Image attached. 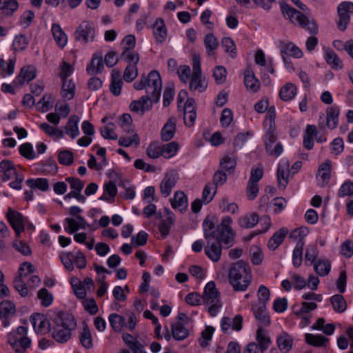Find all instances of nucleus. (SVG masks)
Returning a JSON list of instances; mask_svg holds the SVG:
<instances>
[{"label": "nucleus", "mask_w": 353, "mask_h": 353, "mask_svg": "<svg viewBox=\"0 0 353 353\" xmlns=\"http://www.w3.org/2000/svg\"><path fill=\"white\" fill-rule=\"evenodd\" d=\"M40 170L45 174L54 175L58 171V167L54 160L50 159L40 163Z\"/></svg>", "instance_id": "nucleus-62"}, {"label": "nucleus", "mask_w": 353, "mask_h": 353, "mask_svg": "<svg viewBox=\"0 0 353 353\" xmlns=\"http://www.w3.org/2000/svg\"><path fill=\"white\" fill-rule=\"evenodd\" d=\"M229 282L235 292H245L252 280V270L249 264L242 260L232 264L230 268Z\"/></svg>", "instance_id": "nucleus-1"}, {"label": "nucleus", "mask_w": 353, "mask_h": 353, "mask_svg": "<svg viewBox=\"0 0 353 353\" xmlns=\"http://www.w3.org/2000/svg\"><path fill=\"white\" fill-rule=\"evenodd\" d=\"M316 273L321 276H324L327 275L331 269V264L327 260H319L314 266Z\"/></svg>", "instance_id": "nucleus-58"}, {"label": "nucleus", "mask_w": 353, "mask_h": 353, "mask_svg": "<svg viewBox=\"0 0 353 353\" xmlns=\"http://www.w3.org/2000/svg\"><path fill=\"white\" fill-rule=\"evenodd\" d=\"M236 156L234 153L225 154L220 161V165L228 172H232L236 167Z\"/></svg>", "instance_id": "nucleus-44"}, {"label": "nucleus", "mask_w": 353, "mask_h": 353, "mask_svg": "<svg viewBox=\"0 0 353 353\" xmlns=\"http://www.w3.org/2000/svg\"><path fill=\"white\" fill-rule=\"evenodd\" d=\"M256 339L261 352H263L269 347L271 343L270 339L261 326L258 328L256 332Z\"/></svg>", "instance_id": "nucleus-46"}, {"label": "nucleus", "mask_w": 353, "mask_h": 353, "mask_svg": "<svg viewBox=\"0 0 353 353\" xmlns=\"http://www.w3.org/2000/svg\"><path fill=\"white\" fill-rule=\"evenodd\" d=\"M296 93V86L291 83L285 84L280 90L279 96L283 101H290Z\"/></svg>", "instance_id": "nucleus-45"}, {"label": "nucleus", "mask_w": 353, "mask_h": 353, "mask_svg": "<svg viewBox=\"0 0 353 353\" xmlns=\"http://www.w3.org/2000/svg\"><path fill=\"white\" fill-rule=\"evenodd\" d=\"M305 342L313 347H325L329 339L321 334H314L310 333L305 334Z\"/></svg>", "instance_id": "nucleus-30"}, {"label": "nucleus", "mask_w": 353, "mask_h": 353, "mask_svg": "<svg viewBox=\"0 0 353 353\" xmlns=\"http://www.w3.org/2000/svg\"><path fill=\"white\" fill-rule=\"evenodd\" d=\"M72 330L54 326L52 329V336L59 343H65L71 338Z\"/></svg>", "instance_id": "nucleus-33"}, {"label": "nucleus", "mask_w": 353, "mask_h": 353, "mask_svg": "<svg viewBox=\"0 0 353 353\" xmlns=\"http://www.w3.org/2000/svg\"><path fill=\"white\" fill-rule=\"evenodd\" d=\"M79 122V117L77 115H72L70 117L65 126L64 127L65 134L68 135L72 139L77 138L80 134L78 125Z\"/></svg>", "instance_id": "nucleus-25"}, {"label": "nucleus", "mask_w": 353, "mask_h": 353, "mask_svg": "<svg viewBox=\"0 0 353 353\" xmlns=\"http://www.w3.org/2000/svg\"><path fill=\"white\" fill-rule=\"evenodd\" d=\"M325 59L334 70H339L343 68L341 59L332 50L326 49L325 50Z\"/></svg>", "instance_id": "nucleus-34"}, {"label": "nucleus", "mask_w": 353, "mask_h": 353, "mask_svg": "<svg viewBox=\"0 0 353 353\" xmlns=\"http://www.w3.org/2000/svg\"><path fill=\"white\" fill-rule=\"evenodd\" d=\"M278 347L281 352H288L292 347V337L287 332H282L276 340Z\"/></svg>", "instance_id": "nucleus-36"}, {"label": "nucleus", "mask_w": 353, "mask_h": 353, "mask_svg": "<svg viewBox=\"0 0 353 353\" xmlns=\"http://www.w3.org/2000/svg\"><path fill=\"white\" fill-rule=\"evenodd\" d=\"M353 194V183L348 180L345 181L338 190L337 196L343 198L345 196H350Z\"/></svg>", "instance_id": "nucleus-64"}, {"label": "nucleus", "mask_w": 353, "mask_h": 353, "mask_svg": "<svg viewBox=\"0 0 353 353\" xmlns=\"http://www.w3.org/2000/svg\"><path fill=\"white\" fill-rule=\"evenodd\" d=\"M339 21L337 26L339 30L344 31L350 21V14L353 13V3L344 1L337 8Z\"/></svg>", "instance_id": "nucleus-9"}, {"label": "nucleus", "mask_w": 353, "mask_h": 353, "mask_svg": "<svg viewBox=\"0 0 353 353\" xmlns=\"http://www.w3.org/2000/svg\"><path fill=\"white\" fill-rule=\"evenodd\" d=\"M51 30L57 44L61 48L65 47L68 42V37L61 26L57 23H53Z\"/></svg>", "instance_id": "nucleus-35"}, {"label": "nucleus", "mask_w": 353, "mask_h": 353, "mask_svg": "<svg viewBox=\"0 0 353 353\" xmlns=\"http://www.w3.org/2000/svg\"><path fill=\"white\" fill-rule=\"evenodd\" d=\"M79 341L81 344L86 349H90L92 347V337L90 328L87 325H85L79 333Z\"/></svg>", "instance_id": "nucleus-48"}, {"label": "nucleus", "mask_w": 353, "mask_h": 353, "mask_svg": "<svg viewBox=\"0 0 353 353\" xmlns=\"http://www.w3.org/2000/svg\"><path fill=\"white\" fill-rule=\"evenodd\" d=\"M108 320L110 326L117 332H121L125 327V319L121 315L115 313L111 314L108 317Z\"/></svg>", "instance_id": "nucleus-43"}, {"label": "nucleus", "mask_w": 353, "mask_h": 353, "mask_svg": "<svg viewBox=\"0 0 353 353\" xmlns=\"http://www.w3.org/2000/svg\"><path fill=\"white\" fill-rule=\"evenodd\" d=\"M94 34L95 31L92 26L88 21H83L77 28L74 38L77 41L86 43L93 41Z\"/></svg>", "instance_id": "nucleus-11"}, {"label": "nucleus", "mask_w": 353, "mask_h": 353, "mask_svg": "<svg viewBox=\"0 0 353 353\" xmlns=\"http://www.w3.org/2000/svg\"><path fill=\"white\" fill-rule=\"evenodd\" d=\"M232 223V218L229 216H225L223 218L221 224L218 227V233L215 231V239L218 236L219 242L223 243L228 247L232 245L235 236V232L231 227Z\"/></svg>", "instance_id": "nucleus-7"}, {"label": "nucleus", "mask_w": 353, "mask_h": 353, "mask_svg": "<svg viewBox=\"0 0 353 353\" xmlns=\"http://www.w3.org/2000/svg\"><path fill=\"white\" fill-rule=\"evenodd\" d=\"M153 99L151 97L146 95L141 97L139 100L132 101L130 105V110L134 112L143 114L145 111L152 108Z\"/></svg>", "instance_id": "nucleus-15"}, {"label": "nucleus", "mask_w": 353, "mask_h": 353, "mask_svg": "<svg viewBox=\"0 0 353 353\" xmlns=\"http://www.w3.org/2000/svg\"><path fill=\"white\" fill-rule=\"evenodd\" d=\"M117 194V188L114 182L109 181L104 186V194L99 199L105 200L109 203H112L114 201V197Z\"/></svg>", "instance_id": "nucleus-39"}, {"label": "nucleus", "mask_w": 353, "mask_h": 353, "mask_svg": "<svg viewBox=\"0 0 353 353\" xmlns=\"http://www.w3.org/2000/svg\"><path fill=\"white\" fill-rule=\"evenodd\" d=\"M221 46L225 52L229 53L232 58L236 55V48L234 41L230 37H223L221 40Z\"/></svg>", "instance_id": "nucleus-61"}, {"label": "nucleus", "mask_w": 353, "mask_h": 353, "mask_svg": "<svg viewBox=\"0 0 353 353\" xmlns=\"http://www.w3.org/2000/svg\"><path fill=\"white\" fill-rule=\"evenodd\" d=\"M255 319L261 325L266 326L270 323V318L267 312V303L256 302L252 305Z\"/></svg>", "instance_id": "nucleus-13"}, {"label": "nucleus", "mask_w": 353, "mask_h": 353, "mask_svg": "<svg viewBox=\"0 0 353 353\" xmlns=\"http://www.w3.org/2000/svg\"><path fill=\"white\" fill-rule=\"evenodd\" d=\"M53 321L56 327L73 330L77 327L76 321L72 314L68 312H59L54 317Z\"/></svg>", "instance_id": "nucleus-12"}, {"label": "nucleus", "mask_w": 353, "mask_h": 353, "mask_svg": "<svg viewBox=\"0 0 353 353\" xmlns=\"http://www.w3.org/2000/svg\"><path fill=\"white\" fill-rule=\"evenodd\" d=\"M176 132V119L174 117L170 118L166 123L163 125L161 137L163 141L171 140Z\"/></svg>", "instance_id": "nucleus-29"}, {"label": "nucleus", "mask_w": 353, "mask_h": 353, "mask_svg": "<svg viewBox=\"0 0 353 353\" xmlns=\"http://www.w3.org/2000/svg\"><path fill=\"white\" fill-rule=\"evenodd\" d=\"M37 297L41 300V303L43 307L50 306L53 301V295L48 290L43 288L39 290Z\"/></svg>", "instance_id": "nucleus-63"}, {"label": "nucleus", "mask_w": 353, "mask_h": 353, "mask_svg": "<svg viewBox=\"0 0 353 353\" xmlns=\"http://www.w3.org/2000/svg\"><path fill=\"white\" fill-rule=\"evenodd\" d=\"M259 221V214L256 212L247 213L238 219V225L245 229L252 228L257 225Z\"/></svg>", "instance_id": "nucleus-22"}, {"label": "nucleus", "mask_w": 353, "mask_h": 353, "mask_svg": "<svg viewBox=\"0 0 353 353\" xmlns=\"http://www.w3.org/2000/svg\"><path fill=\"white\" fill-rule=\"evenodd\" d=\"M32 325L37 333L46 334L50 330V323L43 316L37 314L32 319Z\"/></svg>", "instance_id": "nucleus-26"}, {"label": "nucleus", "mask_w": 353, "mask_h": 353, "mask_svg": "<svg viewBox=\"0 0 353 353\" xmlns=\"http://www.w3.org/2000/svg\"><path fill=\"white\" fill-rule=\"evenodd\" d=\"M202 299L203 303L208 307V311L210 316H215L221 308L222 304L220 294L214 282L210 281L205 285Z\"/></svg>", "instance_id": "nucleus-4"}, {"label": "nucleus", "mask_w": 353, "mask_h": 353, "mask_svg": "<svg viewBox=\"0 0 353 353\" xmlns=\"http://www.w3.org/2000/svg\"><path fill=\"white\" fill-rule=\"evenodd\" d=\"M316 134V126L314 125H307L303 135V146L307 150H311L314 147L313 138Z\"/></svg>", "instance_id": "nucleus-40"}, {"label": "nucleus", "mask_w": 353, "mask_h": 353, "mask_svg": "<svg viewBox=\"0 0 353 353\" xmlns=\"http://www.w3.org/2000/svg\"><path fill=\"white\" fill-rule=\"evenodd\" d=\"M176 174L174 173L166 174L165 175L160 185L161 192L165 197L170 194L172 188L176 183Z\"/></svg>", "instance_id": "nucleus-20"}, {"label": "nucleus", "mask_w": 353, "mask_h": 353, "mask_svg": "<svg viewBox=\"0 0 353 353\" xmlns=\"http://www.w3.org/2000/svg\"><path fill=\"white\" fill-rule=\"evenodd\" d=\"M276 136L271 132H268L264 137L265 147L267 153L275 157H279L283 152V147L279 142H276Z\"/></svg>", "instance_id": "nucleus-10"}, {"label": "nucleus", "mask_w": 353, "mask_h": 353, "mask_svg": "<svg viewBox=\"0 0 353 353\" xmlns=\"http://www.w3.org/2000/svg\"><path fill=\"white\" fill-rule=\"evenodd\" d=\"M145 82V92L147 95L152 97L154 103H157L161 97L162 81L159 73L153 70L144 77Z\"/></svg>", "instance_id": "nucleus-5"}, {"label": "nucleus", "mask_w": 353, "mask_h": 353, "mask_svg": "<svg viewBox=\"0 0 353 353\" xmlns=\"http://www.w3.org/2000/svg\"><path fill=\"white\" fill-rule=\"evenodd\" d=\"M65 181L69 184L71 191L64 196V199L74 198L81 203H85L86 198L81 194L85 185L84 181L72 176L66 177Z\"/></svg>", "instance_id": "nucleus-8"}, {"label": "nucleus", "mask_w": 353, "mask_h": 353, "mask_svg": "<svg viewBox=\"0 0 353 353\" xmlns=\"http://www.w3.org/2000/svg\"><path fill=\"white\" fill-rule=\"evenodd\" d=\"M103 69L102 53L93 54L90 65L87 67V72L90 75L101 72Z\"/></svg>", "instance_id": "nucleus-28"}, {"label": "nucleus", "mask_w": 353, "mask_h": 353, "mask_svg": "<svg viewBox=\"0 0 353 353\" xmlns=\"http://www.w3.org/2000/svg\"><path fill=\"white\" fill-rule=\"evenodd\" d=\"M162 157L170 159L174 157L179 150V145L176 142L172 141L161 145Z\"/></svg>", "instance_id": "nucleus-56"}, {"label": "nucleus", "mask_w": 353, "mask_h": 353, "mask_svg": "<svg viewBox=\"0 0 353 353\" xmlns=\"http://www.w3.org/2000/svg\"><path fill=\"white\" fill-rule=\"evenodd\" d=\"M19 7L17 0H0V10L5 14L12 15Z\"/></svg>", "instance_id": "nucleus-52"}, {"label": "nucleus", "mask_w": 353, "mask_h": 353, "mask_svg": "<svg viewBox=\"0 0 353 353\" xmlns=\"http://www.w3.org/2000/svg\"><path fill=\"white\" fill-rule=\"evenodd\" d=\"M123 83V81L120 78L119 73L112 74L110 86V92L114 96H119L121 94Z\"/></svg>", "instance_id": "nucleus-57"}, {"label": "nucleus", "mask_w": 353, "mask_h": 353, "mask_svg": "<svg viewBox=\"0 0 353 353\" xmlns=\"http://www.w3.org/2000/svg\"><path fill=\"white\" fill-rule=\"evenodd\" d=\"M19 152L23 157L28 160L34 159L36 157L33 146L30 143L21 144L19 148Z\"/></svg>", "instance_id": "nucleus-60"}, {"label": "nucleus", "mask_w": 353, "mask_h": 353, "mask_svg": "<svg viewBox=\"0 0 353 353\" xmlns=\"http://www.w3.org/2000/svg\"><path fill=\"white\" fill-rule=\"evenodd\" d=\"M332 167V161L330 159H326L319 165L316 178L321 187H325L328 184L331 177Z\"/></svg>", "instance_id": "nucleus-14"}, {"label": "nucleus", "mask_w": 353, "mask_h": 353, "mask_svg": "<svg viewBox=\"0 0 353 353\" xmlns=\"http://www.w3.org/2000/svg\"><path fill=\"white\" fill-rule=\"evenodd\" d=\"M76 85L72 79L62 81L61 94L64 101H70L75 95Z\"/></svg>", "instance_id": "nucleus-32"}, {"label": "nucleus", "mask_w": 353, "mask_h": 353, "mask_svg": "<svg viewBox=\"0 0 353 353\" xmlns=\"http://www.w3.org/2000/svg\"><path fill=\"white\" fill-rule=\"evenodd\" d=\"M203 227L204 237L207 240V245L204 248L205 253L212 261L217 262L221 256L222 246L218 236L215 239L214 224L205 221Z\"/></svg>", "instance_id": "nucleus-3"}, {"label": "nucleus", "mask_w": 353, "mask_h": 353, "mask_svg": "<svg viewBox=\"0 0 353 353\" xmlns=\"http://www.w3.org/2000/svg\"><path fill=\"white\" fill-rule=\"evenodd\" d=\"M153 34L157 43H163L167 37V29L163 19L157 18L153 25Z\"/></svg>", "instance_id": "nucleus-21"}, {"label": "nucleus", "mask_w": 353, "mask_h": 353, "mask_svg": "<svg viewBox=\"0 0 353 353\" xmlns=\"http://www.w3.org/2000/svg\"><path fill=\"white\" fill-rule=\"evenodd\" d=\"M290 163L288 161L282 160L277 168V181L279 188L281 190L285 188L289 176Z\"/></svg>", "instance_id": "nucleus-18"}, {"label": "nucleus", "mask_w": 353, "mask_h": 353, "mask_svg": "<svg viewBox=\"0 0 353 353\" xmlns=\"http://www.w3.org/2000/svg\"><path fill=\"white\" fill-rule=\"evenodd\" d=\"M172 334L175 340L181 341L188 337V330L183 323L177 322L172 326Z\"/></svg>", "instance_id": "nucleus-47"}, {"label": "nucleus", "mask_w": 353, "mask_h": 353, "mask_svg": "<svg viewBox=\"0 0 353 353\" xmlns=\"http://www.w3.org/2000/svg\"><path fill=\"white\" fill-rule=\"evenodd\" d=\"M216 188L211 183H207L203 190L202 201L204 204L209 203L216 193Z\"/></svg>", "instance_id": "nucleus-55"}, {"label": "nucleus", "mask_w": 353, "mask_h": 353, "mask_svg": "<svg viewBox=\"0 0 353 353\" xmlns=\"http://www.w3.org/2000/svg\"><path fill=\"white\" fill-rule=\"evenodd\" d=\"M36 77V73L34 69L31 68H22L19 75L17 78V81L21 84L29 83L34 79Z\"/></svg>", "instance_id": "nucleus-49"}, {"label": "nucleus", "mask_w": 353, "mask_h": 353, "mask_svg": "<svg viewBox=\"0 0 353 353\" xmlns=\"http://www.w3.org/2000/svg\"><path fill=\"white\" fill-rule=\"evenodd\" d=\"M288 234V230L286 228H281L274 232L268 243V248L272 250H276L283 243Z\"/></svg>", "instance_id": "nucleus-27"}, {"label": "nucleus", "mask_w": 353, "mask_h": 353, "mask_svg": "<svg viewBox=\"0 0 353 353\" xmlns=\"http://www.w3.org/2000/svg\"><path fill=\"white\" fill-rule=\"evenodd\" d=\"M6 216L10 224L17 234L24 230L23 217L20 212L12 210L10 208Z\"/></svg>", "instance_id": "nucleus-17"}, {"label": "nucleus", "mask_w": 353, "mask_h": 353, "mask_svg": "<svg viewBox=\"0 0 353 353\" xmlns=\"http://www.w3.org/2000/svg\"><path fill=\"white\" fill-rule=\"evenodd\" d=\"M26 184L30 188H37L41 191H47L49 189L48 181L45 178L28 179Z\"/></svg>", "instance_id": "nucleus-54"}, {"label": "nucleus", "mask_w": 353, "mask_h": 353, "mask_svg": "<svg viewBox=\"0 0 353 353\" xmlns=\"http://www.w3.org/2000/svg\"><path fill=\"white\" fill-rule=\"evenodd\" d=\"M171 205L181 213L185 212L188 208V198L185 193L181 191L176 192L171 200Z\"/></svg>", "instance_id": "nucleus-23"}, {"label": "nucleus", "mask_w": 353, "mask_h": 353, "mask_svg": "<svg viewBox=\"0 0 353 353\" xmlns=\"http://www.w3.org/2000/svg\"><path fill=\"white\" fill-rule=\"evenodd\" d=\"M281 10L284 17L292 23L299 26L312 34L318 33V25L314 19H308L301 12L284 3H281Z\"/></svg>", "instance_id": "nucleus-2"}, {"label": "nucleus", "mask_w": 353, "mask_h": 353, "mask_svg": "<svg viewBox=\"0 0 353 353\" xmlns=\"http://www.w3.org/2000/svg\"><path fill=\"white\" fill-rule=\"evenodd\" d=\"M305 242L303 240L298 241L292 253V263L295 268L301 266L303 260V250Z\"/></svg>", "instance_id": "nucleus-41"}, {"label": "nucleus", "mask_w": 353, "mask_h": 353, "mask_svg": "<svg viewBox=\"0 0 353 353\" xmlns=\"http://www.w3.org/2000/svg\"><path fill=\"white\" fill-rule=\"evenodd\" d=\"M326 125L330 129H334L339 123V109L336 105H332L327 109Z\"/></svg>", "instance_id": "nucleus-31"}, {"label": "nucleus", "mask_w": 353, "mask_h": 353, "mask_svg": "<svg viewBox=\"0 0 353 353\" xmlns=\"http://www.w3.org/2000/svg\"><path fill=\"white\" fill-rule=\"evenodd\" d=\"M118 124L126 134L134 132V126L132 125V119L130 114H123L119 118Z\"/></svg>", "instance_id": "nucleus-42"}, {"label": "nucleus", "mask_w": 353, "mask_h": 353, "mask_svg": "<svg viewBox=\"0 0 353 353\" xmlns=\"http://www.w3.org/2000/svg\"><path fill=\"white\" fill-rule=\"evenodd\" d=\"M280 50L281 55H285L288 57H293L296 59L301 58L303 57V52L299 47L295 46L293 43H280Z\"/></svg>", "instance_id": "nucleus-24"}, {"label": "nucleus", "mask_w": 353, "mask_h": 353, "mask_svg": "<svg viewBox=\"0 0 353 353\" xmlns=\"http://www.w3.org/2000/svg\"><path fill=\"white\" fill-rule=\"evenodd\" d=\"M26 275L22 274V276L18 275L16 276L14 281V287L15 290L19 293V294L25 297L28 294V290L26 284Z\"/></svg>", "instance_id": "nucleus-51"}, {"label": "nucleus", "mask_w": 353, "mask_h": 353, "mask_svg": "<svg viewBox=\"0 0 353 353\" xmlns=\"http://www.w3.org/2000/svg\"><path fill=\"white\" fill-rule=\"evenodd\" d=\"M244 83L247 89L253 92H257L260 87V83L256 78L252 70H247L245 72Z\"/></svg>", "instance_id": "nucleus-37"}, {"label": "nucleus", "mask_w": 353, "mask_h": 353, "mask_svg": "<svg viewBox=\"0 0 353 353\" xmlns=\"http://www.w3.org/2000/svg\"><path fill=\"white\" fill-rule=\"evenodd\" d=\"M204 45L208 54L212 55L214 54V51L219 46V43L213 34L208 33L205 37Z\"/></svg>", "instance_id": "nucleus-53"}, {"label": "nucleus", "mask_w": 353, "mask_h": 353, "mask_svg": "<svg viewBox=\"0 0 353 353\" xmlns=\"http://www.w3.org/2000/svg\"><path fill=\"white\" fill-rule=\"evenodd\" d=\"M334 310L338 313L343 312L347 307L346 301L341 294H335L330 298Z\"/></svg>", "instance_id": "nucleus-50"}, {"label": "nucleus", "mask_w": 353, "mask_h": 353, "mask_svg": "<svg viewBox=\"0 0 353 353\" xmlns=\"http://www.w3.org/2000/svg\"><path fill=\"white\" fill-rule=\"evenodd\" d=\"M14 304L8 300H4L0 303V319H8L15 314Z\"/></svg>", "instance_id": "nucleus-38"}, {"label": "nucleus", "mask_w": 353, "mask_h": 353, "mask_svg": "<svg viewBox=\"0 0 353 353\" xmlns=\"http://www.w3.org/2000/svg\"><path fill=\"white\" fill-rule=\"evenodd\" d=\"M88 225L87 221L83 216L77 218H65L64 219L63 226L65 230L69 234H73L79 229L85 230Z\"/></svg>", "instance_id": "nucleus-16"}, {"label": "nucleus", "mask_w": 353, "mask_h": 353, "mask_svg": "<svg viewBox=\"0 0 353 353\" xmlns=\"http://www.w3.org/2000/svg\"><path fill=\"white\" fill-rule=\"evenodd\" d=\"M121 58L128 63V65H135L138 63L139 61V55L137 52L133 51V50H123Z\"/></svg>", "instance_id": "nucleus-59"}, {"label": "nucleus", "mask_w": 353, "mask_h": 353, "mask_svg": "<svg viewBox=\"0 0 353 353\" xmlns=\"http://www.w3.org/2000/svg\"><path fill=\"white\" fill-rule=\"evenodd\" d=\"M0 173L2 174V180L6 181L17 176V171L12 161L5 159L0 162Z\"/></svg>", "instance_id": "nucleus-19"}, {"label": "nucleus", "mask_w": 353, "mask_h": 353, "mask_svg": "<svg viewBox=\"0 0 353 353\" xmlns=\"http://www.w3.org/2000/svg\"><path fill=\"white\" fill-rule=\"evenodd\" d=\"M192 70L190 81V89L192 91L198 90L203 92L207 88V83L201 79V57L199 55L195 54L192 58Z\"/></svg>", "instance_id": "nucleus-6"}]
</instances>
